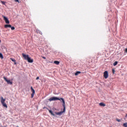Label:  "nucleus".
Segmentation results:
<instances>
[{"label": "nucleus", "instance_id": "nucleus-1", "mask_svg": "<svg viewBox=\"0 0 127 127\" xmlns=\"http://www.w3.org/2000/svg\"><path fill=\"white\" fill-rule=\"evenodd\" d=\"M62 101L63 102V106L64 107V111H61L60 112H56L55 114L56 115H57V116H62V114H63V113H64V112H65V100H64V98H58L57 97H53L51 98H50L49 99V101H50V102H52V101Z\"/></svg>", "mask_w": 127, "mask_h": 127}, {"label": "nucleus", "instance_id": "nucleus-2", "mask_svg": "<svg viewBox=\"0 0 127 127\" xmlns=\"http://www.w3.org/2000/svg\"><path fill=\"white\" fill-rule=\"evenodd\" d=\"M5 102V99H3V97H1V104H2L3 107H4V108H7V105H6V104H5V103H4Z\"/></svg>", "mask_w": 127, "mask_h": 127}, {"label": "nucleus", "instance_id": "nucleus-3", "mask_svg": "<svg viewBox=\"0 0 127 127\" xmlns=\"http://www.w3.org/2000/svg\"><path fill=\"white\" fill-rule=\"evenodd\" d=\"M3 79L6 81L7 84L9 85H12V81H10V80L7 79V78H6L5 77H3Z\"/></svg>", "mask_w": 127, "mask_h": 127}, {"label": "nucleus", "instance_id": "nucleus-4", "mask_svg": "<svg viewBox=\"0 0 127 127\" xmlns=\"http://www.w3.org/2000/svg\"><path fill=\"white\" fill-rule=\"evenodd\" d=\"M104 77L105 79H108V77H109V73L108 72V71H105L104 72Z\"/></svg>", "mask_w": 127, "mask_h": 127}, {"label": "nucleus", "instance_id": "nucleus-5", "mask_svg": "<svg viewBox=\"0 0 127 127\" xmlns=\"http://www.w3.org/2000/svg\"><path fill=\"white\" fill-rule=\"evenodd\" d=\"M31 90L32 92L31 94V98H33V97H34V94H35V90H34V89H33L32 86L31 87Z\"/></svg>", "mask_w": 127, "mask_h": 127}, {"label": "nucleus", "instance_id": "nucleus-6", "mask_svg": "<svg viewBox=\"0 0 127 127\" xmlns=\"http://www.w3.org/2000/svg\"><path fill=\"white\" fill-rule=\"evenodd\" d=\"M3 17L5 23H7L8 24H9V20H8V19L5 16H3Z\"/></svg>", "mask_w": 127, "mask_h": 127}, {"label": "nucleus", "instance_id": "nucleus-7", "mask_svg": "<svg viewBox=\"0 0 127 127\" xmlns=\"http://www.w3.org/2000/svg\"><path fill=\"white\" fill-rule=\"evenodd\" d=\"M23 58H24L25 60H27L28 59V58H29V56L28 55H26L24 54H22Z\"/></svg>", "mask_w": 127, "mask_h": 127}, {"label": "nucleus", "instance_id": "nucleus-8", "mask_svg": "<svg viewBox=\"0 0 127 127\" xmlns=\"http://www.w3.org/2000/svg\"><path fill=\"white\" fill-rule=\"evenodd\" d=\"M27 61L29 63H33V59H31L30 57H29Z\"/></svg>", "mask_w": 127, "mask_h": 127}, {"label": "nucleus", "instance_id": "nucleus-9", "mask_svg": "<svg viewBox=\"0 0 127 127\" xmlns=\"http://www.w3.org/2000/svg\"><path fill=\"white\" fill-rule=\"evenodd\" d=\"M10 27H11V25L6 24V25H4V28H10Z\"/></svg>", "mask_w": 127, "mask_h": 127}, {"label": "nucleus", "instance_id": "nucleus-10", "mask_svg": "<svg viewBox=\"0 0 127 127\" xmlns=\"http://www.w3.org/2000/svg\"><path fill=\"white\" fill-rule=\"evenodd\" d=\"M49 110L50 114H51V115H52V116H53L54 117L55 116V114H54L53 113V112H52V110Z\"/></svg>", "mask_w": 127, "mask_h": 127}, {"label": "nucleus", "instance_id": "nucleus-11", "mask_svg": "<svg viewBox=\"0 0 127 127\" xmlns=\"http://www.w3.org/2000/svg\"><path fill=\"white\" fill-rule=\"evenodd\" d=\"M99 106H100V107H106V104L104 103H99Z\"/></svg>", "mask_w": 127, "mask_h": 127}, {"label": "nucleus", "instance_id": "nucleus-12", "mask_svg": "<svg viewBox=\"0 0 127 127\" xmlns=\"http://www.w3.org/2000/svg\"><path fill=\"white\" fill-rule=\"evenodd\" d=\"M55 63V64H56V65H59V64H60V62L59 61H55L54 62Z\"/></svg>", "mask_w": 127, "mask_h": 127}, {"label": "nucleus", "instance_id": "nucleus-13", "mask_svg": "<svg viewBox=\"0 0 127 127\" xmlns=\"http://www.w3.org/2000/svg\"><path fill=\"white\" fill-rule=\"evenodd\" d=\"M80 73H81V71H76V72L75 73L74 75H75V76H78V75L79 74H80Z\"/></svg>", "mask_w": 127, "mask_h": 127}, {"label": "nucleus", "instance_id": "nucleus-14", "mask_svg": "<svg viewBox=\"0 0 127 127\" xmlns=\"http://www.w3.org/2000/svg\"><path fill=\"white\" fill-rule=\"evenodd\" d=\"M113 65L114 66H117V65H118V62L117 61L115 62L113 64Z\"/></svg>", "mask_w": 127, "mask_h": 127}, {"label": "nucleus", "instance_id": "nucleus-15", "mask_svg": "<svg viewBox=\"0 0 127 127\" xmlns=\"http://www.w3.org/2000/svg\"><path fill=\"white\" fill-rule=\"evenodd\" d=\"M0 58H1V59H3V56L2 55V54L0 53Z\"/></svg>", "mask_w": 127, "mask_h": 127}, {"label": "nucleus", "instance_id": "nucleus-16", "mask_svg": "<svg viewBox=\"0 0 127 127\" xmlns=\"http://www.w3.org/2000/svg\"><path fill=\"white\" fill-rule=\"evenodd\" d=\"M10 28H11V30H14L15 29V28L14 26H11Z\"/></svg>", "mask_w": 127, "mask_h": 127}, {"label": "nucleus", "instance_id": "nucleus-17", "mask_svg": "<svg viewBox=\"0 0 127 127\" xmlns=\"http://www.w3.org/2000/svg\"><path fill=\"white\" fill-rule=\"evenodd\" d=\"M123 127H127V123H124V124H123Z\"/></svg>", "mask_w": 127, "mask_h": 127}, {"label": "nucleus", "instance_id": "nucleus-18", "mask_svg": "<svg viewBox=\"0 0 127 127\" xmlns=\"http://www.w3.org/2000/svg\"><path fill=\"white\" fill-rule=\"evenodd\" d=\"M116 121L117 122H118V123H121V120L120 119H117Z\"/></svg>", "mask_w": 127, "mask_h": 127}, {"label": "nucleus", "instance_id": "nucleus-19", "mask_svg": "<svg viewBox=\"0 0 127 127\" xmlns=\"http://www.w3.org/2000/svg\"><path fill=\"white\" fill-rule=\"evenodd\" d=\"M2 4H5V2L3 1H1Z\"/></svg>", "mask_w": 127, "mask_h": 127}, {"label": "nucleus", "instance_id": "nucleus-20", "mask_svg": "<svg viewBox=\"0 0 127 127\" xmlns=\"http://www.w3.org/2000/svg\"><path fill=\"white\" fill-rule=\"evenodd\" d=\"M13 62H15V60L14 59H10Z\"/></svg>", "mask_w": 127, "mask_h": 127}, {"label": "nucleus", "instance_id": "nucleus-21", "mask_svg": "<svg viewBox=\"0 0 127 127\" xmlns=\"http://www.w3.org/2000/svg\"><path fill=\"white\" fill-rule=\"evenodd\" d=\"M112 72H113V74H115V69H112Z\"/></svg>", "mask_w": 127, "mask_h": 127}, {"label": "nucleus", "instance_id": "nucleus-22", "mask_svg": "<svg viewBox=\"0 0 127 127\" xmlns=\"http://www.w3.org/2000/svg\"><path fill=\"white\" fill-rule=\"evenodd\" d=\"M15 1H16V2H19V0H15Z\"/></svg>", "mask_w": 127, "mask_h": 127}, {"label": "nucleus", "instance_id": "nucleus-23", "mask_svg": "<svg viewBox=\"0 0 127 127\" xmlns=\"http://www.w3.org/2000/svg\"><path fill=\"white\" fill-rule=\"evenodd\" d=\"M39 76H38L36 78V80H39Z\"/></svg>", "mask_w": 127, "mask_h": 127}, {"label": "nucleus", "instance_id": "nucleus-24", "mask_svg": "<svg viewBox=\"0 0 127 127\" xmlns=\"http://www.w3.org/2000/svg\"><path fill=\"white\" fill-rule=\"evenodd\" d=\"M43 59H46V58L45 57H42Z\"/></svg>", "mask_w": 127, "mask_h": 127}, {"label": "nucleus", "instance_id": "nucleus-25", "mask_svg": "<svg viewBox=\"0 0 127 127\" xmlns=\"http://www.w3.org/2000/svg\"><path fill=\"white\" fill-rule=\"evenodd\" d=\"M125 52H126V53H127V48L126 49V50H125Z\"/></svg>", "mask_w": 127, "mask_h": 127}, {"label": "nucleus", "instance_id": "nucleus-26", "mask_svg": "<svg viewBox=\"0 0 127 127\" xmlns=\"http://www.w3.org/2000/svg\"><path fill=\"white\" fill-rule=\"evenodd\" d=\"M39 33H40V34H42V32H40Z\"/></svg>", "mask_w": 127, "mask_h": 127}, {"label": "nucleus", "instance_id": "nucleus-27", "mask_svg": "<svg viewBox=\"0 0 127 127\" xmlns=\"http://www.w3.org/2000/svg\"><path fill=\"white\" fill-rule=\"evenodd\" d=\"M127 114H126V118H127Z\"/></svg>", "mask_w": 127, "mask_h": 127}, {"label": "nucleus", "instance_id": "nucleus-28", "mask_svg": "<svg viewBox=\"0 0 127 127\" xmlns=\"http://www.w3.org/2000/svg\"><path fill=\"white\" fill-rule=\"evenodd\" d=\"M0 42H1V41H0Z\"/></svg>", "mask_w": 127, "mask_h": 127}]
</instances>
